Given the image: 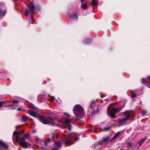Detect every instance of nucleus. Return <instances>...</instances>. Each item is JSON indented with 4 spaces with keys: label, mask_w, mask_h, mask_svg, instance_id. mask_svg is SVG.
<instances>
[{
    "label": "nucleus",
    "mask_w": 150,
    "mask_h": 150,
    "mask_svg": "<svg viewBox=\"0 0 150 150\" xmlns=\"http://www.w3.org/2000/svg\"><path fill=\"white\" fill-rule=\"evenodd\" d=\"M27 112L28 114L31 116L38 118L39 120L44 124H49L52 125H54L53 120L50 117H48L47 120H46L42 116L39 115L32 110H27Z\"/></svg>",
    "instance_id": "nucleus-1"
},
{
    "label": "nucleus",
    "mask_w": 150,
    "mask_h": 150,
    "mask_svg": "<svg viewBox=\"0 0 150 150\" xmlns=\"http://www.w3.org/2000/svg\"><path fill=\"white\" fill-rule=\"evenodd\" d=\"M26 139L24 137H22L20 139L19 144L22 147L27 148L28 147V145L29 143L26 141Z\"/></svg>",
    "instance_id": "nucleus-2"
},
{
    "label": "nucleus",
    "mask_w": 150,
    "mask_h": 150,
    "mask_svg": "<svg viewBox=\"0 0 150 150\" xmlns=\"http://www.w3.org/2000/svg\"><path fill=\"white\" fill-rule=\"evenodd\" d=\"M83 110V108L80 105H77L74 106L73 112L76 116H77L76 113L77 112H81Z\"/></svg>",
    "instance_id": "nucleus-3"
},
{
    "label": "nucleus",
    "mask_w": 150,
    "mask_h": 150,
    "mask_svg": "<svg viewBox=\"0 0 150 150\" xmlns=\"http://www.w3.org/2000/svg\"><path fill=\"white\" fill-rule=\"evenodd\" d=\"M122 108H112L111 110L110 115L111 117L113 118L115 116V114L116 113L119 112V111L122 110Z\"/></svg>",
    "instance_id": "nucleus-4"
},
{
    "label": "nucleus",
    "mask_w": 150,
    "mask_h": 150,
    "mask_svg": "<svg viewBox=\"0 0 150 150\" xmlns=\"http://www.w3.org/2000/svg\"><path fill=\"white\" fill-rule=\"evenodd\" d=\"M27 6L29 8L30 11L31 13L32 14H33L35 9V7L33 4V3L31 2L30 3L29 5H28Z\"/></svg>",
    "instance_id": "nucleus-5"
},
{
    "label": "nucleus",
    "mask_w": 150,
    "mask_h": 150,
    "mask_svg": "<svg viewBox=\"0 0 150 150\" xmlns=\"http://www.w3.org/2000/svg\"><path fill=\"white\" fill-rule=\"evenodd\" d=\"M110 139V138L109 137H106V138L103 139L101 142H100L99 144V145L102 146H100L99 147V149H101L102 146H105L106 144L109 141Z\"/></svg>",
    "instance_id": "nucleus-6"
},
{
    "label": "nucleus",
    "mask_w": 150,
    "mask_h": 150,
    "mask_svg": "<svg viewBox=\"0 0 150 150\" xmlns=\"http://www.w3.org/2000/svg\"><path fill=\"white\" fill-rule=\"evenodd\" d=\"M74 136L75 134H72L70 136H69L67 138V140L65 142V144H66L67 143L70 142L71 140L72 139H74L75 140H78V138L77 137L74 138Z\"/></svg>",
    "instance_id": "nucleus-7"
},
{
    "label": "nucleus",
    "mask_w": 150,
    "mask_h": 150,
    "mask_svg": "<svg viewBox=\"0 0 150 150\" xmlns=\"http://www.w3.org/2000/svg\"><path fill=\"white\" fill-rule=\"evenodd\" d=\"M127 121V118H124L122 119L119 120L118 123L120 126H121L125 124Z\"/></svg>",
    "instance_id": "nucleus-8"
},
{
    "label": "nucleus",
    "mask_w": 150,
    "mask_h": 150,
    "mask_svg": "<svg viewBox=\"0 0 150 150\" xmlns=\"http://www.w3.org/2000/svg\"><path fill=\"white\" fill-rule=\"evenodd\" d=\"M148 82L150 85V76H149L148 79H144L143 78L142 79V83H146Z\"/></svg>",
    "instance_id": "nucleus-9"
},
{
    "label": "nucleus",
    "mask_w": 150,
    "mask_h": 150,
    "mask_svg": "<svg viewBox=\"0 0 150 150\" xmlns=\"http://www.w3.org/2000/svg\"><path fill=\"white\" fill-rule=\"evenodd\" d=\"M0 146L5 149H7L8 147L1 140H0Z\"/></svg>",
    "instance_id": "nucleus-10"
},
{
    "label": "nucleus",
    "mask_w": 150,
    "mask_h": 150,
    "mask_svg": "<svg viewBox=\"0 0 150 150\" xmlns=\"http://www.w3.org/2000/svg\"><path fill=\"white\" fill-rule=\"evenodd\" d=\"M6 106L7 107H8V109L10 110L14 109H15L16 108L15 106L13 104L8 105H6Z\"/></svg>",
    "instance_id": "nucleus-11"
},
{
    "label": "nucleus",
    "mask_w": 150,
    "mask_h": 150,
    "mask_svg": "<svg viewBox=\"0 0 150 150\" xmlns=\"http://www.w3.org/2000/svg\"><path fill=\"white\" fill-rule=\"evenodd\" d=\"M71 121L70 120H65L64 121H62V123L65 125H66L67 126L69 125H70V123Z\"/></svg>",
    "instance_id": "nucleus-12"
},
{
    "label": "nucleus",
    "mask_w": 150,
    "mask_h": 150,
    "mask_svg": "<svg viewBox=\"0 0 150 150\" xmlns=\"http://www.w3.org/2000/svg\"><path fill=\"white\" fill-rule=\"evenodd\" d=\"M127 147L128 148H131L132 146H133V144L130 142H127Z\"/></svg>",
    "instance_id": "nucleus-13"
},
{
    "label": "nucleus",
    "mask_w": 150,
    "mask_h": 150,
    "mask_svg": "<svg viewBox=\"0 0 150 150\" xmlns=\"http://www.w3.org/2000/svg\"><path fill=\"white\" fill-rule=\"evenodd\" d=\"M50 142V141H46L45 140L44 141L43 140L41 142L42 144L45 146H47Z\"/></svg>",
    "instance_id": "nucleus-14"
},
{
    "label": "nucleus",
    "mask_w": 150,
    "mask_h": 150,
    "mask_svg": "<svg viewBox=\"0 0 150 150\" xmlns=\"http://www.w3.org/2000/svg\"><path fill=\"white\" fill-rule=\"evenodd\" d=\"M145 141V139H141L140 141L138 142V143L139 146H141L143 143Z\"/></svg>",
    "instance_id": "nucleus-15"
},
{
    "label": "nucleus",
    "mask_w": 150,
    "mask_h": 150,
    "mask_svg": "<svg viewBox=\"0 0 150 150\" xmlns=\"http://www.w3.org/2000/svg\"><path fill=\"white\" fill-rule=\"evenodd\" d=\"M70 18L71 19H73L74 20L77 19V14L76 13L74 15H72L71 17Z\"/></svg>",
    "instance_id": "nucleus-16"
},
{
    "label": "nucleus",
    "mask_w": 150,
    "mask_h": 150,
    "mask_svg": "<svg viewBox=\"0 0 150 150\" xmlns=\"http://www.w3.org/2000/svg\"><path fill=\"white\" fill-rule=\"evenodd\" d=\"M6 13L5 11L0 10V16H4Z\"/></svg>",
    "instance_id": "nucleus-17"
},
{
    "label": "nucleus",
    "mask_w": 150,
    "mask_h": 150,
    "mask_svg": "<svg viewBox=\"0 0 150 150\" xmlns=\"http://www.w3.org/2000/svg\"><path fill=\"white\" fill-rule=\"evenodd\" d=\"M133 112V111L132 110H129L126 111L125 112V115H129L132 114Z\"/></svg>",
    "instance_id": "nucleus-18"
},
{
    "label": "nucleus",
    "mask_w": 150,
    "mask_h": 150,
    "mask_svg": "<svg viewBox=\"0 0 150 150\" xmlns=\"http://www.w3.org/2000/svg\"><path fill=\"white\" fill-rule=\"evenodd\" d=\"M55 145L59 147H60V146L62 145V143L60 142H57L55 143Z\"/></svg>",
    "instance_id": "nucleus-19"
},
{
    "label": "nucleus",
    "mask_w": 150,
    "mask_h": 150,
    "mask_svg": "<svg viewBox=\"0 0 150 150\" xmlns=\"http://www.w3.org/2000/svg\"><path fill=\"white\" fill-rule=\"evenodd\" d=\"M28 107L32 109H35V106L32 103H29L28 105Z\"/></svg>",
    "instance_id": "nucleus-20"
},
{
    "label": "nucleus",
    "mask_w": 150,
    "mask_h": 150,
    "mask_svg": "<svg viewBox=\"0 0 150 150\" xmlns=\"http://www.w3.org/2000/svg\"><path fill=\"white\" fill-rule=\"evenodd\" d=\"M22 118L24 121H26L28 119L27 116L25 115H23L22 116Z\"/></svg>",
    "instance_id": "nucleus-21"
},
{
    "label": "nucleus",
    "mask_w": 150,
    "mask_h": 150,
    "mask_svg": "<svg viewBox=\"0 0 150 150\" xmlns=\"http://www.w3.org/2000/svg\"><path fill=\"white\" fill-rule=\"evenodd\" d=\"M87 5L86 4H83L81 5V7L83 9H86L87 8Z\"/></svg>",
    "instance_id": "nucleus-22"
},
{
    "label": "nucleus",
    "mask_w": 150,
    "mask_h": 150,
    "mask_svg": "<svg viewBox=\"0 0 150 150\" xmlns=\"http://www.w3.org/2000/svg\"><path fill=\"white\" fill-rule=\"evenodd\" d=\"M91 3L93 6H96L97 5L95 0H92Z\"/></svg>",
    "instance_id": "nucleus-23"
},
{
    "label": "nucleus",
    "mask_w": 150,
    "mask_h": 150,
    "mask_svg": "<svg viewBox=\"0 0 150 150\" xmlns=\"http://www.w3.org/2000/svg\"><path fill=\"white\" fill-rule=\"evenodd\" d=\"M29 134L28 133H27L25 134L23 137H24V139H28V137L29 136Z\"/></svg>",
    "instance_id": "nucleus-24"
},
{
    "label": "nucleus",
    "mask_w": 150,
    "mask_h": 150,
    "mask_svg": "<svg viewBox=\"0 0 150 150\" xmlns=\"http://www.w3.org/2000/svg\"><path fill=\"white\" fill-rule=\"evenodd\" d=\"M121 134V132H117L114 135V136L117 138L118 137V136L119 135H120Z\"/></svg>",
    "instance_id": "nucleus-25"
},
{
    "label": "nucleus",
    "mask_w": 150,
    "mask_h": 150,
    "mask_svg": "<svg viewBox=\"0 0 150 150\" xmlns=\"http://www.w3.org/2000/svg\"><path fill=\"white\" fill-rule=\"evenodd\" d=\"M147 113V112L146 110H143L142 112V114L143 116L146 115Z\"/></svg>",
    "instance_id": "nucleus-26"
},
{
    "label": "nucleus",
    "mask_w": 150,
    "mask_h": 150,
    "mask_svg": "<svg viewBox=\"0 0 150 150\" xmlns=\"http://www.w3.org/2000/svg\"><path fill=\"white\" fill-rule=\"evenodd\" d=\"M25 132V131L24 130H21L20 132L18 133V135L20 136V135L23 133Z\"/></svg>",
    "instance_id": "nucleus-27"
},
{
    "label": "nucleus",
    "mask_w": 150,
    "mask_h": 150,
    "mask_svg": "<svg viewBox=\"0 0 150 150\" xmlns=\"http://www.w3.org/2000/svg\"><path fill=\"white\" fill-rule=\"evenodd\" d=\"M29 12L27 10H25V15L26 16L29 15Z\"/></svg>",
    "instance_id": "nucleus-28"
},
{
    "label": "nucleus",
    "mask_w": 150,
    "mask_h": 150,
    "mask_svg": "<svg viewBox=\"0 0 150 150\" xmlns=\"http://www.w3.org/2000/svg\"><path fill=\"white\" fill-rule=\"evenodd\" d=\"M136 94L135 93L134 91H132V97L133 98H134V97H135L136 96Z\"/></svg>",
    "instance_id": "nucleus-29"
},
{
    "label": "nucleus",
    "mask_w": 150,
    "mask_h": 150,
    "mask_svg": "<svg viewBox=\"0 0 150 150\" xmlns=\"http://www.w3.org/2000/svg\"><path fill=\"white\" fill-rule=\"evenodd\" d=\"M63 114L66 115L67 116V117H70V115L68 113H66V112H63Z\"/></svg>",
    "instance_id": "nucleus-30"
},
{
    "label": "nucleus",
    "mask_w": 150,
    "mask_h": 150,
    "mask_svg": "<svg viewBox=\"0 0 150 150\" xmlns=\"http://www.w3.org/2000/svg\"><path fill=\"white\" fill-rule=\"evenodd\" d=\"M19 136L17 134L15 136V139L16 141H18V139H19Z\"/></svg>",
    "instance_id": "nucleus-31"
},
{
    "label": "nucleus",
    "mask_w": 150,
    "mask_h": 150,
    "mask_svg": "<svg viewBox=\"0 0 150 150\" xmlns=\"http://www.w3.org/2000/svg\"><path fill=\"white\" fill-rule=\"evenodd\" d=\"M117 138L114 135V136L112 138L111 140V141H113L115 140V139Z\"/></svg>",
    "instance_id": "nucleus-32"
},
{
    "label": "nucleus",
    "mask_w": 150,
    "mask_h": 150,
    "mask_svg": "<svg viewBox=\"0 0 150 150\" xmlns=\"http://www.w3.org/2000/svg\"><path fill=\"white\" fill-rule=\"evenodd\" d=\"M51 150H58V148L56 147L52 148Z\"/></svg>",
    "instance_id": "nucleus-33"
},
{
    "label": "nucleus",
    "mask_w": 150,
    "mask_h": 150,
    "mask_svg": "<svg viewBox=\"0 0 150 150\" xmlns=\"http://www.w3.org/2000/svg\"><path fill=\"white\" fill-rule=\"evenodd\" d=\"M18 134L17 133V132L16 131H15L13 132V136H16V135Z\"/></svg>",
    "instance_id": "nucleus-34"
},
{
    "label": "nucleus",
    "mask_w": 150,
    "mask_h": 150,
    "mask_svg": "<svg viewBox=\"0 0 150 150\" xmlns=\"http://www.w3.org/2000/svg\"><path fill=\"white\" fill-rule=\"evenodd\" d=\"M67 126L68 127L67 128V129L69 131H70L71 129L70 125H68Z\"/></svg>",
    "instance_id": "nucleus-35"
},
{
    "label": "nucleus",
    "mask_w": 150,
    "mask_h": 150,
    "mask_svg": "<svg viewBox=\"0 0 150 150\" xmlns=\"http://www.w3.org/2000/svg\"><path fill=\"white\" fill-rule=\"evenodd\" d=\"M120 115H122V116L125 115V112L120 113Z\"/></svg>",
    "instance_id": "nucleus-36"
},
{
    "label": "nucleus",
    "mask_w": 150,
    "mask_h": 150,
    "mask_svg": "<svg viewBox=\"0 0 150 150\" xmlns=\"http://www.w3.org/2000/svg\"><path fill=\"white\" fill-rule=\"evenodd\" d=\"M31 18V19L32 21H33V15H31L30 16Z\"/></svg>",
    "instance_id": "nucleus-37"
},
{
    "label": "nucleus",
    "mask_w": 150,
    "mask_h": 150,
    "mask_svg": "<svg viewBox=\"0 0 150 150\" xmlns=\"http://www.w3.org/2000/svg\"><path fill=\"white\" fill-rule=\"evenodd\" d=\"M128 115L126 117V118H127V119L128 118H129L130 117V115Z\"/></svg>",
    "instance_id": "nucleus-38"
},
{
    "label": "nucleus",
    "mask_w": 150,
    "mask_h": 150,
    "mask_svg": "<svg viewBox=\"0 0 150 150\" xmlns=\"http://www.w3.org/2000/svg\"><path fill=\"white\" fill-rule=\"evenodd\" d=\"M18 102L17 100H14L13 101V103H18Z\"/></svg>",
    "instance_id": "nucleus-39"
},
{
    "label": "nucleus",
    "mask_w": 150,
    "mask_h": 150,
    "mask_svg": "<svg viewBox=\"0 0 150 150\" xmlns=\"http://www.w3.org/2000/svg\"><path fill=\"white\" fill-rule=\"evenodd\" d=\"M21 109V108H17V110L18 111H20Z\"/></svg>",
    "instance_id": "nucleus-40"
},
{
    "label": "nucleus",
    "mask_w": 150,
    "mask_h": 150,
    "mask_svg": "<svg viewBox=\"0 0 150 150\" xmlns=\"http://www.w3.org/2000/svg\"><path fill=\"white\" fill-rule=\"evenodd\" d=\"M3 104V103L2 102H0V107L2 106Z\"/></svg>",
    "instance_id": "nucleus-41"
},
{
    "label": "nucleus",
    "mask_w": 150,
    "mask_h": 150,
    "mask_svg": "<svg viewBox=\"0 0 150 150\" xmlns=\"http://www.w3.org/2000/svg\"><path fill=\"white\" fill-rule=\"evenodd\" d=\"M109 129V128H105V131H107L108 130V129Z\"/></svg>",
    "instance_id": "nucleus-42"
},
{
    "label": "nucleus",
    "mask_w": 150,
    "mask_h": 150,
    "mask_svg": "<svg viewBox=\"0 0 150 150\" xmlns=\"http://www.w3.org/2000/svg\"><path fill=\"white\" fill-rule=\"evenodd\" d=\"M40 150H45V148H42H42H40Z\"/></svg>",
    "instance_id": "nucleus-43"
},
{
    "label": "nucleus",
    "mask_w": 150,
    "mask_h": 150,
    "mask_svg": "<svg viewBox=\"0 0 150 150\" xmlns=\"http://www.w3.org/2000/svg\"><path fill=\"white\" fill-rule=\"evenodd\" d=\"M84 1V0H81V3H83Z\"/></svg>",
    "instance_id": "nucleus-44"
},
{
    "label": "nucleus",
    "mask_w": 150,
    "mask_h": 150,
    "mask_svg": "<svg viewBox=\"0 0 150 150\" xmlns=\"http://www.w3.org/2000/svg\"><path fill=\"white\" fill-rule=\"evenodd\" d=\"M88 40L89 41V42H91V40Z\"/></svg>",
    "instance_id": "nucleus-45"
},
{
    "label": "nucleus",
    "mask_w": 150,
    "mask_h": 150,
    "mask_svg": "<svg viewBox=\"0 0 150 150\" xmlns=\"http://www.w3.org/2000/svg\"><path fill=\"white\" fill-rule=\"evenodd\" d=\"M96 144L97 146H98V143H96Z\"/></svg>",
    "instance_id": "nucleus-46"
},
{
    "label": "nucleus",
    "mask_w": 150,
    "mask_h": 150,
    "mask_svg": "<svg viewBox=\"0 0 150 150\" xmlns=\"http://www.w3.org/2000/svg\"><path fill=\"white\" fill-rule=\"evenodd\" d=\"M95 144H94V148H95L96 147V146H95Z\"/></svg>",
    "instance_id": "nucleus-47"
},
{
    "label": "nucleus",
    "mask_w": 150,
    "mask_h": 150,
    "mask_svg": "<svg viewBox=\"0 0 150 150\" xmlns=\"http://www.w3.org/2000/svg\"><path fill=\"white\" fill-rule=\"evenodd\" d=\"M86 43H87V41H86V42H85Z\"/></svg>",
    "instance_id": "nucleus-48"
},
{
    "label": "nucleus",
    "mask_w": 150,
    "mask_h": 150,
    "mask_svg": "<svg viewBox=\"0 0 150 150\" xmlns=\"http://www.w3.org/2000/svg\"><path fill=\"white\" fill-rule=\"evenodd\" d=\"M18 0H16V1H17Z\"/></svg>",
    "instance_id": "nucleus-49"
},
{
    "label": "nucleus",
    "mask_w": 150,
    "mask_h": 150,
    "mask_svg": "<svg viewBox=\"0 0 150 150\" xmlns=\"http://www.w3.org/2000/svg\"><path fill=\"white\" fill-rule=\"evenodd\" d=\"M126 150H128V149H126Z\"/></svg>",
    "instance_id": "nucleus-50"
},
{
    "label": "nucleus",
    "mask_w": 150,
    "mask_h": 150,
    "mask_svg": "<svg viewBox=\"0 0 150 150\" xmlns=\"http://www.w3.org/2000/svg\"><path fill=\"white\" fill-rule=\"evenodd\" d=\"M0 150H1V149H0Z\"/></svg>",
    "instance_id": "nucleus-51"
}]
</instances>
